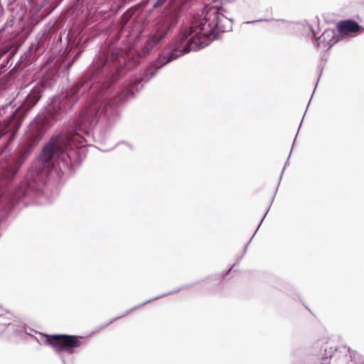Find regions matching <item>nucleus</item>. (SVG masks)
<instances>
[{"instance_id": "f257e3e1", "label": "nucleus", "mask_w": 364, "mask_h": 364, "mask_svg": "<svg viewBox=\"0 0 364 364\" xmlns=\"http://www.w3.org/2000/svg\"><path fill=\"white\" fill-rule=\"evenodd\" d=\"M224 10L217 6H207L203 18L194 22L188 28L183 29L173 42L169 50L159 58L160 66L167 64L190 50L202 48L216 38L218 34L231 28V21L224 14Z\"/></svg>"}, {"instance_id": "f03ea898", "label": "nucleus", "mask_w": 364, "mask_h": 364, "mask_svg": "<svg viewBox=\"0 0 364 364\" xmlns=\"http://www.w3.org/2000/svg\"><path fill=\"white\" fill-rule=\"evenodd\" d=\"M64 144L61 137L52 139L44 146L38 161L32 165L30 176L38 186L46 183L50 171L64 173L70 170L71 152Z\"/></svg>"}, {"instance_id": "7ed1b4c3", "label": "nucleus", "mask_w": 364, "mask_h": 364, "mask_svg": "<svg viewBox=\"0 0 364 364\" xmlns=\"http://www.w3.org/2000/svg\"><path fill=\"white\" fill-rule=\"evenodd\" d=\"M142 87L141 81L136 80L123 92L118 90H108L107 85H103L95 99L86 107L80 118V123L85 127H91L95 124L98 119L105 116L109 119L114 110L113 105L134 95Z\"/></svg>"}, {"instance_id": "20e7f679", "label": "nucleus", "mask_w": 364, "mask_h": 364, "mask_svg": "<svg viewBox=\"0 0 364 364\" xmlns=\"http://www.w3.org/2000/svg\"><path fill=\"white\" fill-rule=\"evenodd\" d=\"M46 343L57 353L69 352L70 349L80 346V341L75 336L53 334L46 336Z\"/></svg>"}, {"instance_id": "39448f33", "label": "nucleus", "mask_w": 364, "mask_h": 364, "mask_svg": "<svg viewBox=\"0 0 364 364\" xmlns=\"http://www.w3.org/2000/svg\"><path fill=\"white\" fill-rule=\"evenodd\" d=\"M316 41L318 46L324 48L332 46L337 41L335 31L333 29L326 30Z\"/></svg>"}, {"instance_id": "423d86ee", "label": "nucleus", "mask_w": 364, "mask_h": 364, "mask_svg": "<svg viewBox=\"0 0 364 364\" xmlns=\"http://www.w3.org/2000/svg\"><path fill=\"white\" fill-rule=\"evenodd\" d=\"M27 154L26 151L19 154L14 163L9 166L7 171L5 173L6 177H13L17 173L20 167L27 159Z\"/></svg>"}, {"instance_id": "0eeeda50", "label": "nucleus", "mask_w": 364, "mask_h": 364, "mask_svg": "<svg viewBox=\"0 0 364 364\" xmlns=\"http://www.w3.org/2000/svg\"><path fill=\"white\" fill-rule=\"evenodd\" d=\"M360 28L359 25L353 21H343L338 24V31L342 36L355 33Z\"/></svg>"}, {"instance_id": "6e6552de", "label": "nucleus", "mask_w": 364, "mask_h": 364, "mask_svg": "<svg viewBox=\"0 0 364 364\" xmlns=\"http://www.w3.org/2000/svg\"><path fill=\"white\" fill-rule=\"evenodd\" d=\"M23 196H24V192H18L13 196V199L14 200H18L21 198Z\"/></svg>"}, {"instance_id": "1a4fd4ad", "label": "nucleus", "mask_w": 364, "mask_h": 364, "mask_svg": "<svg viewBox=\"0 0 364 364\" xmlns=\"http://www.w3.org/2000/svg\"><path fill=\"white\" fill-rule=\"evenodd\" d=\"M11 316H12V314L10 312L0 309V317L1 316L9 317Z\"/></svg>"}, {"instance_id": "9d476101", "label": "nucleus", "mask_w": 364, "mask_h": 364, "mask_svg": "<svg viewBox=\"0 0 364 364\" xmlns=\"http://www.w3.org/2000/svg\"><path fill=\"white\" fill-rule=\"evenodd\" d=\"M331 360V357H323L321 359V364H329Z\"/></svg>"}, {"instance_id": "9b49d317", "label": "nucleus", "mask_w": 364, "mask_h": 364, "mask_svg": "<svg viewBox=\"0 0 364 364\" xmlns=\"http://www.w3.org/2000/svg\"><path fill=\"white\" fill-rule=\"evenodd\" d=\"M78 138H80L78 134H76V135L73 136L71 139H70V142L74 143L76 140L78 139Z\"/></svg>"}, {"instance_id": "f8f14e48", "label": "nucleus", "mask_w": 364, "mask_h": 364, "mask_svg": "<svg viewBox=\"0 0 364 364\" xmlns=\"http://www.w3.org/2000/svg\"><path fill=\"white\" fill-rule=\"evenodd\" d=\"M163 36H158L156 35L154 36V38L156 39V41H159L160 39L162 38Z\"/></svg>"}, {"instance_id": "ddd939ff", "label": "nucleus", "mask_w": 364, "mask_h": 364, "mask_svg": "<svg viewBox=\"0 0 364 364\" xmlns=\"http://www.w3.org/2000/svg\"><path fill=\"white\" fill-rule=\"evenodd\" d=\"M80 139H81V141H80V145L84 146L83 140H85V139L82 137H80Z\"/></svg>"}]
</instances>
